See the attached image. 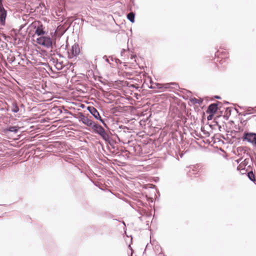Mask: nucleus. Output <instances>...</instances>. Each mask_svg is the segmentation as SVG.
Segmentation results:
<instances>
[{
	"instance_id": "obj_16",
	"label": "nucleus",
	"mask_w": 256,
	"mask_h": 256,
	"mask_svg": "<svg viewBox=\"0 0 256 256\" xmlns=\"http://www.w3.org/2000/svg\"><path fill=\"white\" fill-rule=\"evenodd\" d=\"M248 178L252 182L255 181V176L252 171L248 173Z\"/></svg>"
},
{
	"instance_id": "obj_3",
	"label": "nucleus",
	"mask_w": 256,
	"mask_h": 256,
	"mask_svg": "<svg viewBox=\"0 0 256 256\" xmlns=\"http://www.w3.org/2000/svg\"><path fill=\"white\" fill-rule=\"evenodd\" d=\"M36 42L40 45L47 48H50L52 46V41L49 36H41L36 39Z\"/></svg>"
},
{
	"instance_id": "obj_7",
	"label": "nucleus",
	"mask_w": 256,
	"mask_h": 256,
	"mask_svg": "<svg viewBox=\"0 0 256 256\" xmlns=\"http://www.w3.org/2000/svg\"><path fill=\"white\" fill-rule=\"evenodd\" d=\"M70 51L71 54H69L70 58H71L72 56H75L78 55L80 52V50L78 44H74L72 47Z\"/></svg>"
},
{
	"instance_id": "obj_23",
	"label": "nucleus",
	"mask_w": 256,
	"mask_h": 256,
	"mask_svg": "<svg viewBox=\"0 0 256 256\" xmlns=\"http://www.w3.org/2000/svg\"><path fill=\"white\" fill-rule=\"evenodd\" d=\"M216 98H218V99H220V97L219 96H216Z\"/></svg>"
},
{
	"instance_id": "obj_10",
	"label": "nucleus",
	"mask_w": 256,
	"mask_h": 256,
	"mask_svg": "<svg viewBox=\"0 0 256 256\" xmlns=\"http://www.w3.org/2000/svg\"><path fill=\"white\" fill-rule=\"evenodd\" d=\"M92 128L94 130V132L98 134H100L102 131H103L104 129L100 125H98L96 123H94Z\"/></svg>"
},
{
	"instance_id": "obj_19",
	"label": "nucleus",
	"mask_w": 256,
	"mask_h": 256,
	"mask_svg": "<svg viewBox=\"0 0 256 256\" xmlns=\"http://www.w3.org/2000/svg\"><path fill=\"white\" fill-rule=\"evenodd\" d=\"M150 83H151V85L149 86L150 88L154 89V88H158V86L156 85V83H153L152 82Z\"/></svg>"
},
{
	"instance_id": "obj_8",
	"label": "nucleus",
	"mask_w": 256,
	"mask_h": 256,
	"mask_svg": "<svg viewBox=\"0 0 256 256\" xmlns=\"http://www.w3.org/2000/svg\"><path fill=\"white\" fill-rule=\"evenodd\" d=\"M218 104L216 103L210 104L208 107L207 112L213 116L218 110Z\"/></svg>"
},
{
	"instance_id": "obj_11",
	"label": "nucleus",
	"mask_w": 256,
	"mask_h": 256,
	"mask_svg": "<svg viewBox=\"0 0 256 256\" xmlns=\"http://www.w3.org/2000/svg\"><path fill=\"white\" fill-rule=\"evenodd\" d=\"M99 135H100L104 139V140L106 142H108L110 144V136L108 133L104 130L102 131V132Z\"/></svg>"
},
{
	"instance_id": "obj_1",
	"label": "nucleus",
	"mask_w": 256,
	"mask_h": 256,
	"mask_svg": "<svg viewBox=\"0 0 256 256\" xmlns=\"http://www.w3.org/2000/svg\"><path fill=\"white\" fill-rule=\"evenodd\" d=\"M31 26L35 30V34L38 36H42L46 33L44 30V28L40 21H34L32 23Z\"/></svg>"
},
{
	"instance_id": "obj_20",
	"label": "nucleus",
	"mask_w": 256,
	"mask_h": 256,
	"mask_svg": "<svg viewBox=\"0 0 256 256\" xmlns=\"http://www.w3.org/2000/svg\"><path fill=\"white\" fill-rule=\"evenodd\" d=\"M195 166H192V167H190V169L192 170L194 172H192V174H195L194 172L196 171V170H195Z\"/></svg>"
},
{
	"instance_id": "obj_13",
	"label": "nucleus",
	"mask_w": 256,
	"mask_h": 256,
	"mask_svg": "<svg viewBox=\"0 0 256 256\" xmlns=\"http://www.w3.org/2000/svg\"><path fill=\"white\" fill-rule=\"evenodd\" d=\"M156 85L158 86V88H171V82L170 83H166L164 84H156Z\"/></svg>"
},
{
	"instance_id": "obj_14",
	"label": "nucleus",
	"mask_w": 256,
	"mask_h": 256,
	"mask_svg": "<svg viewBox=\"0 0 256 256\" xmlns=\"http://www.w3.org/2000/svg\"><path fill=\"white\" fill-rule=\"evenodd\" d=\"M135 14L133 12H131L128 14L127 18L132 22H134Z\"/></svg>"
},
{
	"instance_id": "obj_6",
	"label": "nucleus",
	"mask_w": 256,
	"mask_h": 256,
	"mask_svg": "<svg viewBox=\"0 0 256 256\" xmlns=\"http://www.w3.org/2000/svg\"><path fill=\"white\" fill-rule=\"evenodd\" d=\"M6 11L3 6H0V22L2 25L5 24L6 18Z\"/></svg>"
},
{
	"instance_id": "obj_24",
	"label": "nucleus",
	"mask_w": 256,
	"mask_h": 256,
	"mask_svg": "<svg viewBox=\"0 0 256 256\" xmlns=\"http://www.w3.org/2000/svg\"><path fill=\"white\" fill-rule=\"evenodd\" d=\"M219 52V51H217V54H216L217 56H218V52Z\"/></svg>"
},
{
	"instance_id": "obj_22",
	"label": "nucleus",
	"mask_w": 256,
	"mask_h": 256,
	"mask_svg": "<svg viewBox=\"0 0 256 256\" xmlns=\"http://www.w3.org/2000/svg\"><path fill=\"white\" fill-rule=\"evenodd\" d=\"M2 0H0V6H3L2 4Z\"/></svg>"
},
{
	"instance_id": "obj_2",
	"label": "nucleus",
	"mask_w": 256,
	"mask_h": 256,
	"mask_svg": "<svg viewBox=\"0 0 256 256\" xmlns=\"http://www.w3.org/2000/svg\"><path fill=\"white\" fill-rule=\"evenodd\" d=\"M242 139L243 141H246L254 147L256 148V133L244 132Z\"/></svg>"
},
{
	"instance_id": "obj_5",
	"label": "nucleus",
	"mask_w": 256,
	"mask_h": 256,
	"mask_svg": "<svg viewBox=\"0 0 256 256\" xmlns=\"http://www.w3.org/2000/svg\"><path fill=\"white\" fill-rule=\"evenodd\" d=\"M79 118L80 120L84 124L91 128L94 123L92 120L89 119L87 116L82 114L80 115Z\"/></svg>"
},
{
	"instance_id": "obj_15",
	"label": "nucleus",
	"mask_w": 256,
	"mask_h": 256,
	"mask_svg": "<svg viewBox=\"0 0 256 256\" xmlns=\"http://www.w3.org/2000/svg\"><path fill=\"white\" fill-rule=\"evenodd\" d=\"M19 111V108L16 103L12 104V112L14 113H16Z\"/></svg>"
},
{
	"instance_id": "obj_18",
	"label": "nucleus",
	"mask_w": 256,
	"mask_h": 256,
	"mask_svg": "<svg viewBox=\"0 0 256 256\" xmlns=\"http://www.w3.org/2000/svg\"><path fill=\"white\" fill-rule=\"evenodd\" d=\"M171 88L174 90H178L179 88L178 84L175 82H171Z\"/></svg>"
},
{
	"instance_id": "obj_21",
	"label": "nucleus",
	"mask_w": 256,
	"mask_h": 256,
	"mask_svg": "<svg viewBox=\"0 0 256 256\" xmlns=\"http://www.w3.org/2000/svg\"><path fill=\"white\" fill-rule=\"evenodd\" d=\"M212 114H210V116H208V120H210V119H211V118H212Z\"/></svg>"
},
{
	"instance_id": "obj_12",
	"label": "nucleus",
	"mask_w": 256,
	"mask_h": 256,
	"mask_svg": "<svg viewBox=\"0 0 256 256\" xmlns=\"http://www.w3.org/2000/svg\"><path fill=\"white\" fill-rule=\"evenodd\" d=\"M20 129V127L18 126H10L5 129L4 132H13L15 134L17 133Z\"/></svg>"
},
{
	"instance_id": "obj_17",
	"label": "nucleus",
	"mask_w": 256,
	"mask_h": 256,
	"mask_svg": "<svg viewBox=\"0 0 256 256\" xmlns=\"http://www.w3.org/2000/svg\"><path fill=\"white\" fill-rule=\"evenodd\" d=\"M191 101L192 102L193 104H202V100H198V99H197L196 98H193L191 100Z\"/></svg>"
},
{
	"instance_id": "obj_9",
	"label": "nucleus",
	"mask_w": 256,
	"mask_h": 256,
	"mask_svg": "<svg viewBox=\"0 0 256 256\" xmlns=\"http://www.w3.org/2000/svg\"><path fill=\"white\" fill-rule=\"evenodd\" d=\"M50 62H52L58 70H60L62 69L64 65L62 62H59L57 59L54 58H52Z\"/></svg>"
},
{
	"instance_id": "obj_25",
	"label": "nucleus",
	"mask_w": 256,
	"mask_h": 256,
	"mask_svg": "<svg viewBox=\"0 0 256 256\" xmlns=\"http://www.w3.org/2000/svg\"><path fill=\"white\" fill-rule=\"evenodd\" d=\"M106 61L108 62V59H107V58H106Z\"/></svg>"
},
{
	"instance_id": "obj_4",
	"label": "nucleus",
	"mask_w": 256,
	"mask_h": 256,
	"mask_svg": "<svg viewBox=\"0 0 256 256\" xmlns=\"http://www.w3.org/2000/svg\"><path fill=\"white\" fill-rule=\"evenodd\" d=\"M88 110L89 112L94 117L96 120H100L104 125L106 126V124L104 123V121L102 120L98 111L96 110V108L93 106H88Z\"/></svg>"
}]
</instances>
